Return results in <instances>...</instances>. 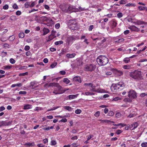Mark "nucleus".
<instances>
[{
  "label": "nucleus",
  "instance_id": "obj_1",
  "mask_svg": "<svg viewBox=\"0 0 147 147\" xmlns=\"http://www.w3.org/2000/svg\"><path fill=\"white\" fill-rule=\"evenodd\" d=\"M97 61L98 64L101 66L105 65L108 62V59L105 56L100 55L97 58Z\"/></svg>",
  "mask_w": 147,
  "mask_h": 147
},
{
  "label": "nucleus",
  "instance_id": "obj_2",
  "mask_svg": "<svg viewBox=\"0 0 147 147\" xmlns=\"http://www.w3.org/2000/svg\"><path fill=\"white\" fill-rule=\"evenodd\" d=\"M130 76L135 79L141 80L142 78L140 71L135 70L130 72Z\"/></svg>",
  "mask_w": 147,
  "mask_h": 147
},
{
  "label": "nucleus",
  "instance_id": "obj_3",
  "mask_svg": "<svg viewBox=\"0 0 147 147\" xmlns=\"http://www.w3.org/2000/svg\"><path fill=\"white\" fill-rule=\"evenodd\" d=\"M57 87V88L54 89V90L53 93L55 94H61L64 92L65 90L63 89V88L58 83L55 82L53 86Z\"/></svg>",
  "mask_w": 147,
  "mask_h": 147
},
{
  "label": "nucleus",
  "instance_id": "obj_4",
  "mask_svg": "<svg viewBox=\"0 0 147 147\" xmlns=\"http://www.w3.org/2000/svg\"><path fill=\"white\" fill-rule=\"evenodd\" d=\"M68 23L69 24V27L71 30H76L78 29L77 23L75 20H69Z\"/></svg>",
  "mask_w": 147,
  "mask_h": 147
},
{
  "label": "nucleus",
  "instance_id": "obj_5",
  "mask_svg": "<svg viewBox=\"0 0 147 147\" xmlns=\"http://www.w3.org/2000/svg\"><path fill=\"white\" fill-rule=\"evenodd\" d=\"M96 67L95 65L93 64H89L86 65L84 70L86 71H92L94 70Z\"/></svg>",
  "mask_w": 147,
  "mask_h": 147
},
{
  "label": "nucleus",
  "instance_id": "obj_6",
  "mask_svg": "<svg viewBox=\"0 0 147 147\" xmlns=\"http://www.w3.org/2000/svg\"><path fill=\"white\" fill-rule=\"evenodd\" d=\"M137 97L136 93L134 90H130L129 91V102L131 101L130 99L136 98Z\"/></svg>",
  "mask_w": 147,
  "mask_h": 147
},
{
  "label": "nucleus",
  "instance_id": "obj_7",
  "mask_svg": "<svg viewBox=\"0 0 147 147\" xmlns=\"http://www.w3.org/2000/svg\"><path fill=\"white\" fill-rule=\"evenodd\" d=\"M12 122V121L7 122L6 121H2L0 122V127L3 126H7L10 125Z\"/></svg>",
  "mask_w": 147,
  "mask_h": 147
},
{
  "label": "nucleus",
  "instance_id": "obj_8",
  "mask_svg": "<svg viewBox=\"0 0 147 147\" xmlns=\"http://www.w3.org/2000/svg\"><path fill=\"white\" fill-rule=\"evenodd\" d=\"M111 69L115 74L119 76L122 75L123 74V72L120 70L114 68L112 69Z\"/></svg>",
  "mask_w": 147,
  "mask_h": 147
},
{
  "label": "nucleus",
  "instance_id": "obj_9",
  "mask_svg": "<svg viewBox=\"0 0 147 147\" xmlns=\"http://www.w3.org/2000/svg\"><path fill=\"white\" fill-rule=\"evenodd\" d=\"M68 6L67 4H62L60 5V8L63 11L67 12Z\"/></svg>",
  "mask_w": 147,
  "mask_h": 147
},
{
  "label": "nucleus",
  "instance_id": "obj_10",
  "mask_svg": "<svg viewBox=\"0 0 147 147\" xmlns=\"http://www.w3.org/2000/svg\"><path fill=\"white\" fill-rule=\"evenodd\" d=\"M76 39L75 36H70L67 38V41L68 44L71 42L73 40Z\"/></svg>",
  "mask_w": 147,
  "mask_h": 147
},
{
  "label": "nucleus",
  "instance_id": "obj_11",
  "mask_svg": "<svg viewBox=\"0 0 147 147\" xmlns=\"http://www.w3.org/2000/svg\"><path fill=\"white\" fill-rule=\"evenodd\" d=\"M133 22L134 24L136 25H140L143 24L146 25L147 24V23L140 20H137L136 21Z\"/></svg>",
  "mask_w": 147,
  "mask_h": 147
},
{
  "label": "nucleus",
  "instance_id": "obj_12",
  "mask_svg": "<svg viewBox=\"0 0 147 147\" xmlns=\"http://www.w3.org/2000/svg\"><path fill=\"white\" fill-rule=\"evenodd\" d=\"M138 125V123L137 122H135L132 124L130 126H129V128L130 130H133L135 128H137Z\"/></svg>",
  "mask_w": 147,
  "mask_h": 147
},
{
  "label": "nucleus",
  "instance_id": "obj_13",
  "mask_svg": "<svg viewBox=\"0 0 147 147\" xmlns=\"http://www.w3.org/2000/svg\"><path fill=\"white\" fill-rule=\"evenodd\" d=\"M117 89L118 91H119L123 89V87L124 86V84L122 82H119L117 83Z\"/></svg>",
  "mask_w": 147,
  "mask_h": 147
},
{
  "label": "nucleus",
  "instance_id": "obj_14",
  "mask_svg": "<svg viewBox=\"0 0 147 147\" xmlns=\"http://www.w3.org/2000/svg\"><path fill=\"white\" fill-rule=\"evenodd\" d=\"M129 29L132 31L136 32H138L140 30V29L139 28L134 25L130 26L129 27Z\"/></svg>",
  "mask_w": 147,
  "mask_h": 147
},
{
  "label": "nucleus",
  "instance_id": "obj_15",
  "mask_svg": "<svg viewBox=\"0 0 147 147\" xmlns=\"http://www.w3.org/2000/svg\"><path fill=\"white\" fill-rule=\"evenodd\" d=\"M117 84H113L112 86L111 87V89L112 91H115V90H118L117 89Z\"/></svg>",
  "mask_w": 147,
  "mask_h": 147
},
{
  "label": "nucleus",
  "instance_id": "obj_16",
  "mask_svg": "<svg viewBox=\"0 0 147 147\" xmlns=\"http://www.w3.org/2000/svg\"><path fill=\"white\" fill-rule=\"evenodd\" d=\"M73 81L76 82H78L79 83H81L82 82L81 78L79 76L74 77L73 79Z\"/></svg>",
  "mask_w": 147,
  "mask_h": 147
},
{
  "label": "nucleus",
  "instance_id": "obj_17",
  "mask_svg": "<svg viewBox=\"0 0 147 147\" xmlns=\"http://www.w3.org/2000/svg\"><path fill=\"white\" fill-rule=\"evenodd\" d=\"M82 62L81 59H77L76 64L77 67L82 65Z\"/></svg>",
  "mask_w": 147,
  "mask_h": 147
},
{
  "label": "nucleus",
  "instance_id": "obj_18",
  "mask_svg": "<svg viewBox=\"0 0 147 147\" xmlns=\"http://www.w3.org/2000/svg\"><path fill=\"white\" fill-rule=\"evenodd\" d=\"M42 31L43 33L42 35H45L48 34L49 32V30L47 28H44L43 30Z\"/></svg>",
  "mask_w": 147,
  "mask_h": 147
},
{
  "label": "nucleus",
  "instance_id": "obj_19",
  "mask_svg": "<svg viewBox=\"0 0 147 147\" xmlns=\"http://www.w3.org/2000/svg\"><path fill=\"white\" fill-rule=\"evenodd\" d=\"M55 82L50 83L49 84L46 83L44 85V87L46 88H48L50 87H53V84H54Z\"/></svg>",
  "mask_w": 147,
  "mask_h": 147
},
{
  "label": "nucleus",
  "instance_id": "obj_20",
  "mask_svg": "<svg viewBox=\"0 0 147 147\" xmlns=\"http://www.w3.org/2000/svg\"><path fill=\"white\" fill-rule=\"evenodd\" d=\"M74 7L72 5L68 6V8H67V12H73L74 11Z\"/></svg>",
  "mask_w": 147,
  "mask_h": 147
},
{
  "label": "nucleus",
  "instance_id": "obj_21",
  "mask_svg": "<svg viewBox=\"0 0 147 147\" xmlns=\"http://www.w3.org/2000/svg\"><path fill=\"white\" fill-rule=\"evenodd\" d=\"M76 55L75 53H73L71 54H67L66 55V57L68 58H72L74 57Z\"/></svg>",
  "mask_w": 147,
  "mask_h": 147
},
{
  "label": "nucleus",
  "instance_id": "obj_22",
  "mask_svg": "<svg viewBox=\"0 0 147 147\" xmlns=\"http://www.w3.org/2000/svg\"><path fill=\"white\" fill-rule=\"evenodd\" d=\"M32 108V105H29V104H27V105H25L24 106L23 109L24 110H26V109H31Z\"/></svg>",
  "mask_w": 147,
  "mask_h": 147
},
{
  "label": "nucleus",
  "instance_id": "obj_23",
  "mask_svg": "<svg viewBox=\"0 0 147 147\" xmlns=\"http://www.w3.org/2000/svg\"><path fill=\"white\" fill-rule=\"evenodd\" d=\"M54 34H53V33L50 35H49L48 37V40H47V41H49L51 40H52V39H53L55 37H54Z\"/></svg>",
  "mask_w": 147,
  "mask_h": 147
},
{
  "label": "nucleus",
  "instance_id": "obj_24",
  "mask_svg": "<svg viewBox=\"0 0 147 147\" xmlns=\"http://www.w3.org/2000/svg\"><path fill=\"white\" fill-rule=\"evenodd\" d=\"M37 83L35 81H33L32 82H31L30 83V87L32 88V89H34V88H33L34 86Z\"/></svg>",
  "mask_w": 147,
  "mask_h": 147
},
{
  "label": "nucleus",
  "instance_id": "obj_25",
  "mask_svg": "<svg viewBox=\"0 0 147 147\" xmlns=\"http://www.w3.org/2000/svg\"><path fill=\"white\" fill-rule=\"evenodd\" d=\"M11 66L9 65L4 66L3 67L2 69L4 70H8L11 69Z\"/></svg>",
  "mask_w": 147,
  "mask_h": 147
},
{
  "label": "nucleus",
  "instance_id": "obj_26",
  "mask_svg": "<svg viewBox=\"0 0 147 147\" xmlns=\"http://www.w3.org/2000/svg\"><path fill=\"white\" fill-rule=\"evenodd\" d=\"M10 46V45L7 43H4L3 45V47L5 49L9 48Z\"/></svg>",
  "mask_w": 147,
  "mask_h": 147
},
{
  "label": "nucleus",
  "instance_id": "obj_27",
  "mask_svg": "<svg viewBox=\"0 0 147 147\" xmlns=\"http://www.w3.org/2000/svg\"><path fill=\"white\" fill-rule=\"evenodd\" d=\"M64 108L69 111H71L72 110V108L69 106H64Z\"/></svg>",
  "mask_w": 147,
  "mask_h": 147
},
{
  "label": "nucleus",
  "instance_id": "obj_28",
  "mask_svg": "<svg viewBox=\"0 0 147 147\" xmlns=\"http://www.w3.org/2000/svg\"><path fill=\"white\" fill-rule=\"evenodd\" d=\"M63 82L66 84H68L70 82V81L67 78H64Z\"/></svg>",
  "mask_w": 147,
  "mask_h": 147
},
{
  "label": "nucleus",
  "instance_id": "obj_29",
  "mask_svg": "<svg viewBox=\"0 0 147 147\" xmlns=\"http://www.w3.org/2000/svg\"><path fill=\"white\" fill-rule=\"evenodd\" d=\"M63 43V42L62 41L60 40L58 41L55 42V45H61Z\"/></svg>",
  "mask_w": 147,
  "mask_h": 147
},
{
  "label": "nucleus",
  "instance_id": "obj_30",
  "mask_svg": "<svg viewBox=\"0 0 147 147\" xmlns=\"http://www.w3.org/2000/svg\"><path fill=\"white\" fill-rule=\"evenodd\" d=\"M138 9L140 11L144 10L145 9V7H143L141 6H140L138 7Z\"/></svg>",
  "mask_w": 147,
  "mask_h": 147
},
{
  "label": "nucleus",
  "instance_id": "obj_31",
  "mask_svg": "<svg viewBox=\"0 0 147 147\" xmlns=\"http://www.w3.org/2000/svg\"><path fill=\"white\" fill-rule=\"evenodd\" d=\"M102 121H104L105 122L107 123H114V122L113 121H111L107 120H102Z\"/></svg>",
  "mask_w": 147,
  "mask_h": 147
},
{
  "label": "nucleus",
  "instance_id": "obj_32",
  "mask_svg": "<svg viewBox=\"0 0 147 147\" xmlns=\"http://www.w3.org/2000/svg\"><path fill=\"white\" fill-rule=\"evenodd\" d=\"M15 38V36L14 35H12L9 37V40L10 41H12L14 40Z\"/></svg>",
  "mask_w": 147,
  "mask_h": 147
},
{
  "label": "nucleus",
  "instance_id": "obj_33",
  "mask_svg": "<svg viewBox=\"0 0 147 147\" xmlns=\"http://www.w3.org/2000/svg\"><path fill=\"white\" fill-rule=\"evenodd\" d=\"M24 36V33L22 32H20L19 34V37L20 38H23Z\"/></svg>",
  "mask_w": 147,
  "mask_h": 147
},
{
  "label": "nucleus",
  "instance_id": "obj_34",
  "mask_svg": "<svg viewBox=\"0 0 147 147\" xmlns=\"http://www.w3.org/2000/svg\"><path fill=\"white\" fill-rule=\"evenodd\" d=\"M142 147H147V142H143L141 145Z\"/></svg>",
  "mask_w": 147,
  "mask_h": 147
},
{
  "label": "nucleus",
  "instance_id": "obj_35",
  "mask_svg": "<svg viewBox=\"0 0 147 147\" xmlns=\"http://www.w3.org/2000/svg\"><path fill=\"white\" fill-rule=\"evenodd\" d=\"M76 97L75 95H70L68 96V97L69 99H71L74 98Z\"/></svg>",
  "mask_w": 147,
  "mask_h": 147
},
{
  "label": "nucleus",
  "instance_id": "obj_36",
  "mask_svg": "<svg viewBox=\"0 0 147 147\" xmlns=\"http://www.w3.org/2000/svg\"><path fill=\"white\" fill-rule=\"evenodd\" d=\"M112 74V72L110 71H106L105 72V75L107 76L111 75Z\"/></svg>",
  "mask_w": 147,
  "mask_h": 147
},
{
  "label": "nucleus",
  "instance_id": "obj_37",
  "mask_svg": "<svg viewBox=\"0 0 147 147\" xmlns=\"http://www.w3.org/2000/svg\"><path fill=\"white\" fill-rule=\"evenodd\" d=\"M117 23L116 22L114 21H112V28H114L117 25Z\"/></svg>",
  "mask_w": 147,
  "mask_h": 147
},
{
  "label": "nucleus",
  "instance_id": "obj_38",
  "mask_svg": "<svg viewBox=\"0 0 147 147\" xmlns=\"http://www.w3.org/2000/svg\"><path fill=\"white\" fill-rule=\"evenodd\" d=\"M113 125L114 126H119L120 125H121L122 127H123V126H125V124H123L121 123H119V124H113Z\"/></svg>",
  "mask_w": 147,
  "mask_h": 147
},
{
  "label": "nucleus",
  "instance_id": "obj_39",
  "mask_svg": "<svg viewBox=\"0 0 147 147\" xmlns=\"http://www.w3.org/2000/svg\"><path fill=\"white\" fill-rule=\"evenodd\" d=\"M1 53V56L3 57H5L6 56V55H7V52H4L3 51H2Z\"/></svg>",
  "mask_w": 147,
  "mask_h": 147
},
{
  "label": "nucleus",
  "instance_id": "obj_40",
  "mask_svg": "<svg viewBox=\"0 0 147 147\" xmlns=\"http://www.w3.org/2000/svg\"><path fill=\"white\" fill-rule=\"evenodd\" d=\"M9 17L8 15H5L3 16L2 17L0 18V20H2L6 18H8Z\"/></svg>",
  "mask_w": 147,
  "mask_h": 147
},
{
  "label": "nucleus",
  "instance_id": "obj_41",
  "mask_svg": "<svg viewBox=\"0 0 147 147\" xmlns=\"http://www.w3.org/2000/svg\"><path fill=\"white\" fill-rule=\"evenodd\" d=\"M131 112V114L130 115L129 114V117H134V115H135V113H134V111H130Z\"/></svg>",
  "mask_w": 147,
  "mask_h": 147
},
{
  "label": "nucleus",
  "instance_id": "obj_42",
  "mask_svg": "<svg viewBox=\"0 0 147 147\" xmlns=\"http://www.w3.org/2000/svg\"><path fill=\"white\" fill-rule=\"evenodd\" d=\"M114 114V113L112 111H110L108 113V115L109 116H113Z\"/></svg>",
  "mask_w": 147,
  "mask_h": 147
},
{
  "label": "nucleus",
  "instance_id": "obj_43",
  "mask_svg": "<svg viewBox=\"0 0 147 147\" xmlns=\"http://www.w3.org/2000/svg\"><path fill=\"white\" fill-rule=\"evenodd\" d=\"M82 112V111L80 109H77L75 111V113L76 114H80Z\"/></svg>",
  "mask_w": 147,
  "mask_h": 147
},
{
  "label": "nucleus",
  "instance_id": "obj_44",
  "mask_svg": "<svg viewBox=\"0 0 147 147\" xmlns=\"http://www.w3.org/2000/svg\"><path fill=\"white\" fill-rule=\"evenodd\" d=\"M123 61L125 63H127L129 61V58L126 57L125 58L123 59Z\"/></svg>",
  "mask_w": 147,
  "mask_h": 147
},
{
  "label": "nucleus",
  "instance_id": "obj_45",
  "mask_svg": "<svg viewBox=\"0 0 147 147\" xmlns=\"http://www.w3.org/2000/svg\"><path fill=\"white\" fill-rule=\"evenodd\" d=\"M126 3V1L125 0H122L120 1V4H125Z\"/></svg>",
  "mask_w": 147,
  "mask_h": 147
},
{
  "label": "nucleus",
  "instance_id": "obj_46",
  "mask_svg": "<svg viewBox=\"0 0 147 147\" xmlns=\"http://www.w3.org/2000/svg\"><path fill=\"white\" fill-rule=\"evenodd\" d=\"M91 87L92 88V89L91 90L93 92V90H94L95 89V88L96 87V86H95L93 85V84L91 83V84L90 85Z\"/></svg>",
  "mask_w": 147,
  "mask_h": 147
},
{
  "label": "nucleus",
  "instance_id": "obj_47",
  "mask_svg": "<svg viewBox=\"0 0 147 147\" xmlns=\"http://www.w3.org/2000/svg\"><path fill=\"white\" fill-rule=\"evenodd\" d=\"M121 113L119 112L117 113L116 114V117L117 118H119L121 117Z\"/></svg>",
  "mask_w": 147,
  "mask_h": 147
},
{
  "label": "nucleus",
  "instance_id": "obj_48",
  "mask_svg": "<svg viewBox=\"0 0 147 147\" xmlns=\"http://www.w3.org/2000/svg\"><path fill=\"white\" fill-rule=\"evenodd\" d=\"M59 107H53V108L50 109H48L47 111H53V110H55V109H57V108H58Z\"/></svg>",
  "mask_w": 147,
  "mask_h": 147
},
{
  "label": "nucleus",
  "instance_id": "obj_49",
  "mask_svg": "<svg viewBox=\"0 0 147 147\" xmlns=\"http://www.w3.org/2000/svg\"><path fill=\"white\" fill-rule=\"evenodd\" d=\"M12 7L14 9H18V5L16 3H14L13 4V5Z\"/></svg>",
  "mask_w": 147,
  "mask_h": 147
},
{
  "label": "nucleus",
  "instance_id": "obj_50",
  "mask_svg": "<svg viewBox=\"0 0 147 147\" xmlns=\"http://www.w3.org/2000/svg\"><path fill=\"white\" fill-rule=\"evenodd\" d=\"M57 65V63L56 62L54 63L51 65L50 66L52 68L54 67Z\"/></svg>",
  "mask_w": 147,
  "mask_h": 147
},
{
  "label": "nucleus",
  "instance_id": "obj_51",
  "mask_svg": "<svg viewBox=\"0 0 147 147\" xmlns=\"http://www.w3.org/2000/svg\"><path fill=\"white\" fill-rule=\"evenodd\" d=\"M28 74V73L27 72H26L24 73H21L19 75L20 76H25V75H27Z\"/></svg>",
  "mask_w": 147,
  "mask_h": 147
},
{
  "label": "nucleus",
  "instance_id": "obj_52",
  "mask_svg": "<svg viewBox=\"0 0 147 147\" xmlns=\"http://www.w3.org/2000/svg\"><path fill=\"white\" fill-rule=\"evenodd\" d=\"M9 61L10 63L12 64H14L16 61H15L12 58L10 59Z\"/></svg>",
  "mask_w": 147,
  "mask_h": 147
},
{
  "label": "nucleus",
  "instance_id": "obj_53",
  "mask_svg": "<svg viewBox=\"0 0 147 147\" xmlns=\"http://www.w3.org/2000/svg\"><path fill=\"white\" fill-rule=\"evenodd\" d=\"M101 27L103 29H105V24L104 22H101Z\"/></svg>",
  "mask_w": 147,
  "mask_h": 147
},
{
  "label": "nucleus",
  "instance_id": "obj_54",
  "mask_svg": "<svg viewBox=\"0 0 147 147\" xmlns=\"http://www.w3.org/2000/svg\"><path fill=\"white\" fill-rule=\"evenodd\" d=\"M124 40V39L123 38L119 39L118 40L115 41V42L117 43H119L123 41Z\"/></svg>",
  "mask_w": 147,
  "mask_h": 147
},
{
  "label": "nucleus",
  "instance_id": "obj_55",
  "mask_svg": "<svg viewBox=\"0 0 147 147\" xmlns=\"http://www.w3.org/2000/svg\"><path fill=\"white\" fill-rule=\"evenodd\" d=\"M9 8L8 5L6 4L3 6V8L4 9H7Z\"/></svg>",
  "mask_w": 147,
  "mask_h": 147
},
{
  "label": "nucleus",
  "instance_id": "obj_56",
  "mask_svg": "<svg viewBox=\"0 0 147 147\" xmlns=\"http://www.w3.org/2000/svg\"><path fill=\"white\" fill-rule=\"evenodd\" d=\"M27 92L25 91H20L19 92V94H20L25 95L26 94Z\"/></svg>",
  "mask_w": 147,
  "mask_h": 147
},
{
  "label": "nucleus",
  "instance_id": "obj_57",
  "mask_svg": "<svg viewBox=\"0 0 147 147\" xmlns=\"http://www.w3.org/2000/svg\"><path fill=\"white\" fill-rule=\"evenodd\" d=\"M100 113L99 111H97L95 113L94 115L95 117H98L99 116Z\"/></svg>",
  "mask_w": 147,
  "mask_h": 147
},
{
  "label": "nucleus",
  "instance_id": "obj_58",
  "mask_svg": "<svg viewBox=\"0 0 147 147\" xmlns=\"http://www.w3.org/2000/svg\"><path fill=\"white\" fill-rule=\"evenodd\" d=\"M30 49V47L28 45L26 46L24 48V49L26 51H28Z\"/></svg>",
  "mask_w": 147,
  "mask_h": 147
},
{
  "label": "nucleus",
  "instance_id": "obj_59",
  "mask_svg": "<svg viewBox=\"0 0 147 147\" xmlns=\"http://www.w3.org/2000/svg\"><path fill=\"white\" fill-rule=\"evenodd\" d=\"M25 7L26 8L30 6L29 3V2H27L25 4Z\"/></svg>",
  "mask_w": 147,
  "mask_h": 147
},
{
  "label": "nucleus",
  "instance_id": "obj_60",
  "mask_svg": "<svg viewBox=\"0 0 147 147\" xmlns=\"http://www.w3.org/2000/svg\"><path fill=\"white\" fill-rule=\"evenodd\" d=\"M44 7L45 8L48 10H49V6L47 5H44Z\"/></svg>",
  "mask_w": 147,
  "mask_h": 147
},
{
  "label": "nucleus",
  "instance_id": "obj_61",
  "mask_svg": "<svg viewBox=\"0 0 147 147\" xmlns=\"http://www.w3.org/2000/svg\"><path fill=\"white\" fill-rule=\"evenodd\" d=\"M16 14L18 16H20L21 14V12L20 11H17L16 13Z\"/></svg>",
  "mask_w": 147,
  "mask_h": 147
},
{
  "label": "nucleus",
  "instance_id": "obj_62",
  "mask_svg": "<svg viewBox=\"0 0 147 147\" xmlns=\"http://www.w3.org/2000/svg\"><path fill=\"white\" fill-rule=\"evenodd\" d=\"M60 74L62 75H64L66 74V72L64 71H60Z\"/></svg>",
  "mask_w": 147,
  "mask_h": 147
},
{
  "label": "nucleus",
  "instance_id": "obj_63",
  "mask_svg": "<svg viewBox=\"0 0 147 147\" xmlns=\"http://www.w3.org/2000/svg\"><path fill=\"white\" fill-rule=\"evenodd\" d=\"M117 16L119 18H120L121 17L123 16L122 14L121 13H118L117 14Z\"/></svg>",
  "mask_w": 147,
  "mask_h": 147
},
{
  "label": "nucleus",
  "instance_id": "obj_64",
  "mask_svg": "<svg viewBox=\"0 0 147 147\" xmlns=\"http://www.w3.org/2000/svg\"><path fill=\"white\" fill-rule=\"evenodd\" d=\"M38 147H44L45 145H43L42 144H38L37 145Z\"/></svg>",
  "mask_w": 147,
  "mask_h": 147
}]
</instances>
